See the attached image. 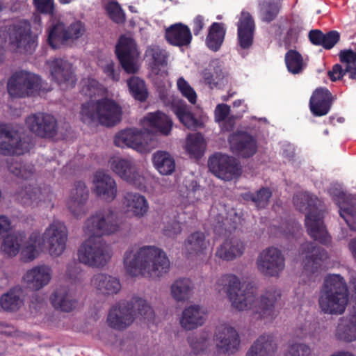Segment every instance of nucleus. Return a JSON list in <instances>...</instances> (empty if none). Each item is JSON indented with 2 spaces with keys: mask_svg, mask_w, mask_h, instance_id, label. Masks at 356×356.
<instances>
[{
  "mask_svg": "<svg viewBox=\"0 0 356 356\" xmlns=\"http://www.w3.org/2000/svg\"><path fill=\"white\" fill-rule=\"evenodd\" d=\"M224 281L227 284V294L234 307L240 311L251 309L257 319L272 321L275 318V304L281 297L279 291H267L257 300L253 286L248 284L243 289L237 276L224 275Z\"/></svg>",
  "mask_w": 356,
  "mask_h": 356,
  "instance_id": "nucleus-1",
  "label": "nucleus"
},
{
  "mask_svg": "<svg viewBox=\"0 0 356 356\" xmlns=\"http://www.w3.org/2000/svg\"><path fill=\"white\" fill-rule=\"evenodd\" d=\"M123 262L131 276L160 277L170 268V261L165 252L152 245L129 248L124 253Z\"/></svg>",
  "mask_w": 356,
  "mask_h": 356,
  "instance_id": "nucleus-2",
  "label": "nucleus"
},
{
  "mask_svg": "<svg viewBox=\"0 0 356 356\" xmlns=\"http://www.w3.org/2000/svg\"><path fill=\"white\" fill-rule=\"evenodd\" d=\"M295 207L300 212H307L305 224L309 236L318 243L327 245L330 242L325 225L323 211L319 208L320 200L309 193H299L293 197Z\"/></svg>",
  "mask_w": 356,
  "mask_h": 356,
  "instance_id": "nucleus-3",
  "label": "nucleus"
},
{
  "mask_svg": "<svg viewBox=\"0 0 356 356\" xmlns=\"http://www.w3.org/2000/svg\"><path fill=\"white\" fill-rule=\"evenodd\" d=\"M348 302L346 282L339 275H329L325 280L319 296V306L325 314H343Z\"/></svg>",
  "mask_w": 356,
  "mask_h": 356,
  "instance_id": "nucleus-4",
  "label": "nucleus"
},
{
  "mask_svg": "<svg viewBox=\"0 0 356 356\" xmlns=\"http://www.w3.org/2000/svg\"><path fill=\"white\" fill-rule=\"evenodd\" d=\"M80 114L84 123L90 124L97 120L102 125L111 127L120 122L122 109L115 101L102 98L83 104Z\"/></svg>",
  "mask_w": 356,
  "mask_h": 356,
  "instance_id": "nucleus-5",
  "label": "nucleus"
},
{
  "mask_svg": "<svg viewBox=\"0 0 356 356\" xmlns=\"http://www.w3.org/2000/svg\"><path fill=\"white\" fill-rule=\"evenodd\" d=\"M77 255L81 263L93 268H103L112 257L106 242L102 238L92 236L81 244Z\"/></svg>",
  "mask_w": 356,
  "mask_h": 356,
  "instance_id": "nucleus-6",
  "label": "nucleus"
},
{
  "mask_svg": "<svg viewBox=\"0 0 356 356\" xmlns=\"http://www.w3.org/2000/svg\"><path fill=\"white\" fill-rule=\"evenodd\" d=\"M42 82L40 76L26 70H19L8 79L7 90L13 97H33L42 90Z\"/></svg>",
  "mask_w": 356,
  "mask_h": 356,
  "instance_id": "nucleus-7",
  "label": "nucleus"
},
{
  "mask_svg": "<svg viewBox=\"0 0 356 356\" xmlns=\"http://www.w3.org/2000/svg\"><path fill=\"white\" fill-rule=\"evenodd\" d=\"M117 216L111 208L96 211L85 222V232L95 238L108 236L119 230Z\"/></svg>",
  "mask_w": 356,
  "mask_h": 356,
  "instance_id": "nucleus-8",
  "label": "nucleus"
},
{
  "mask_svg": "<svg viewBox=\"0 0 356 356\" xmlns=\"http://www.w3.org/2000/svg\"><path fill=\"white\" fill-rule=\"evenodd\" d=\"M85 31V25L81 21H76L67 28L64 24L57 22L48 29V44L54 49H58L67 40L81 38Z\"/></svg>",
  "mask_w": 356,
  "mask_h": 356,
  "instance_id": "nucleus-9",
  "label": "nucleus"
},
{
  "mask_svg": "<svg viewBox=\"0 0 356 356\" xmlns=\"http://www.w3.org/2000/svg\"><path fill=\"white\" fill-rule=\"evenodd\" d=\"M67 240L66 226L60 221L54 220L45 229L41 243L47 244L49 254L51 256L58 257L65 250Z\"/></svg>",
  "mask_w": 356,
  "mask_h": 356,
  "instance_id": "nucleus-10",
  "label": "nucleus"
},
{
  "mask_svg": "<svg viewBox=\"0 0 356 356\" xmlns=\"http://www.w3.org/2000/svg\"><path fill=\"white\" fill-rule=\"evenodd\" d=\"M25 122L30 131L40 138H51L57 134V121L50 114L37 113L28 116Z\"/></svg>",
  "mask_w": 356,
  "mask_h": 356,
  "instance_id": "nucleus-11",
  "label": "nucleus"
},
{
  "mask_svg": "<svg viewBox=\"0 0 356 356\" xmlns=\"http://www.w3.org/2000/svg\"><path fill=\"white\" fill-rule=\"evenodd\" d=\"M228 143L230 151L243 159L252 157L258 149L256 138L244 131H236L230 134Z\"/></svg>",
  "mask_w": 356,
  "mask_h": 356,
  "instance_id": "nucleus-12",
  "label": "nucleus"
},
{
  "mask_svg": "<svg viewBox=\"0 0 356 356\" xmlns=\"http://www.w3.org/2000/svg\"><path fill=\"white\" fill-rule=\"evenodd\" d=\"M52 79L63 89L74 88L76 77L72 65L67 60L56 58L47 62Z\"/></svg>",
  "mask_w": 356,
  "mask_h": 356,
  "instance_id": "nucleus-13",
  "label": "nucleus"
},
{
  "mask_svg": "<svg viewBox=\"0 0 356 356\" xmlns=\"http://www.w3.org/2000/svg\"><path fill=\"white\" fill-rule=\"evenodd\" d=\"M284 258L280 250L270 247L264 250L257 259V268L264 275L277 276L284 268Z\"/></svg>",
  "mask_w": 356,
  "mask_h": 356,
  "instance_id": "nucleus-14",
  "label": "nucleus"
},
{
  "mask_svg": "<svg viewBox=\"0 0 356 356\" xmlns=\"http://www.w3.org/2000/svg\"><path fill=\"white\" fill-rule=\"evenodd\" d=\"M88 197L89 191L86 184L82 181H76L66 202L68 210L74 218H81L87 213Z\"/></svg>",
  "mask_w": 356,
  "mask_h": 356,
  "instance_id": "nucleus-15",
  "label": "nucleus"
},
{
  "mask_svg": "<svg viewBox=\"0 0 356 356\" xmlns=\"http://www.w3.org/2000/svg\"><path fill=\"white\" fill-rule=\"evenodd\" d=\"M28 150V144L16 131L7 124H0V154L21 155Z\"/></svg>",
  "mask_w": 356,
  "mask_h": 356,
  "instance_id": "nucleus-16",
  "label": "nucleus"
},
{
  "mask_svg": "<svg viewBox=\"0 0 356 356\" xmlns=\"http://www.w3.org/2000/svg\"><path fill=\"white\" fill-rule=\"evenodd\" d=\"M115 54L124 70L129 74L137 72L135 60L138 56L136 44L129 37L121 36L115 47Z\"/></svg>",
  "mask_w": 356,
  "mask_h": 356,
  "instance_id": "nucleus-17",
  "label": "nucleus"
},
{
  "mask_svg": "<svg viewBox=\"0 0 356 356\" xmlns=\"http://www.w3.org/2000/svg\"><path fill=\"white\" fill-rule=\"evenodd\" d=\"M10 44L17 48H31L35 41L32 37L31 24L26 19L13 22L6 27Z\"/></svg>",
  "mask_w": 356,
  "mask_h": 356,
  "instance_id": "nucleus-18",
  "label": "nucleus"
},
{
  "mask_svg": "<svg viewBox=\"0 0 356 356\" xmlns=\"http://www.w3.org/2000/svg\"><path fill=\"white\" fill-rule=\"evenodd\" d=\"M300 250L302 254L305 255L304 272L311 275L318 273L321 269L323 262L327 258L326 250L313 242L302 243Z\"/></svg>",
  "mask_w": 356,
  "mask_h": 356,
  "instance_id": "nucleus-19",
  "label": "nucleus"
},
{
  "mask_svg": "<svg viewBox=\"0 0 356 356\" xmlns=\"http://www.w3.org/2000/svg\"><path fill=\"white\" fill-rule=\"evenodd\" d=\"M338 56L340 62L346 65L345 68L338 63L334 65L327 72L330 79L333 82L341 80L348 73L350 79L356 80V52L352 49H346L341 50Z\"/></svg>",
  "mask_w": 356,
  "mask_h": 356,
  "instance_id": "nucleus-20",
  "label": "nucleus"
},
{
  "mask_svg": "<svg viewBox=\"0 0 356 356\" xmlns=\"http://www.w3.org/2000/svg\"><path fill=\"white\" fill-rule=\"evenodd\" d=\"M134 311L129 301L122 300L110 309L107 322L108 325L115 330H122L129 327L134 321Z\"/></svg>",
  "mask_w": 356,
  "mask_h": 356,
  "instance_id": "nucleus-21",
  "label": "nucleus"
},
{
  "mask_svg": "<svg viewBox=\"0 0 356 356\" xmlns=\"http://www.w3.org/2000/svg\"><path fill=\"white\" fill-rule=\"evenodd\" d=\"M111 167L116 175L136 188H141L144 186L145 178L139 174L132 161L124 159H114Z\"/></svg>",
  "mask_w": 356,
  "mask_h": 356,
  "instance_id": "nucleus-22",
  "label": "nucleus"
},
{
  "mask_svg": "<svg viewBox=\"0 0 356 356\" xmlns=\"http://www.w3.org/2000/svg\"><path fill=\"white\" fill-rule=\"evenodd\" d=\"M95 191L98 197L108 202L113 201L117 196V184L113 178L102 171L94 176Z\"/></svg>",
  "mask_w": 356,
  "mask_h": 356,
  "instance_id": "nucleus-23",
  "label": "nucleus"
},
{
  "mask_svg": "<svg viewBox=\"0 0 356 356\" xmlns=\"http://www.w3.org/2000/svg\"><path fill=\"white\" fill-rule=\"evenodd\" d=\"M333 102L332 93L328 89H316L309 99V108L314 116H324L330 111Z\"/></svg>",
  "mask_w": 356,
  "mask_h": 356,
  "instance_id": "nucleus-24",
  "label": "nucleus"
},
{
  "mask_svg": "<svg viewBox=\"0 0 356 356\" xmlns=\"http://www.w3.org/2000/svg\"><path fill=\"white\" fill-rule=\"evenodd\" d=\"M51 279V269L46 265H40L29 270L23 277L27 286L38 291L47 285Z\"/></svg>",
  "mask_w": 356,
  "mask_h": 356,
  "instance_id": "nucleus-25",
  "label": "nucleus"
},
{
  "mask_svg": "<svg viewBox=\"0 0 356 356\" xmlns=\"http://www.w3.org/2000/svg\"><path fill=\"white\" fill-rule=\"evenodd\" d=\"M238 42L239 46L243 49H249L252 43L255 24L252 15L246 11H243L238 22Z\"/></svg>",
  "mask_w": 356,
  "mask_h": 356,
  "instance_id": "nucleus-26",
  "label": "nucleus"
},
{
  "mask_svg": "<svg viewBox=\"0 0 356 356\" xmlns=\"http://www.w3.org/2000/svg\"><path fill=\"white\" fill-rule=\"evenodd\" d=\"M165 38L168 43L176 47L188 46L192 41L190 29L181 23H177L167 28Z\"/></svg>",
  "mask_w": 356,
  "mask_h": 356,
  "instance_id": "nucleus-27",
  "label": "nucleus"
},
{
  "mask_svg": "<svg viewBox=\"0 0 356 356\" xmlns=\"http://www.w3.org/2000/svg\"><path fill=\"white\" fill-rule=\"evenodd\" d=\"M143 122L151 131L165 136L170 133L172 127V120L161 111L147 113L143 118Z\"/></svg>",
  "mask_w": 356,
  "mask_h": 356,
  "instance_id": "nucleus-28",
  "label": "nucleus"
},
{
  "mask_svg": "<svg viewBox=\"0 0 356 356\" xmlns=\"http://www.w3.org/2000/svg\"><path fill=\"white\" fill-rule=\"evenodd\" d=\"M206 321V312L199 305H191L185 308L180 318L181 327L192 330L202 326Z\"/></svg>",
  "mask_w": 356,
  "mask_h": 356,
  "instance_id": "nucleus-29",
  "label": "nucleus"
},
{
  "mask_svg": "<svg viewBox=\"0 0 356 356\" xmlns=\"http://www.w3.org/2000/svg\"><path fill=\"white\" fill-rule=\"evenodd\" d=\"M91 284L99 293L104 295L117 294L121 289L119 279L102 273L93 275Z\"/></svg>",
  "mask_w": 356,
  "mask_h": 356,
  "instance_id": "nucleus-30",
  "label": "nucleus"
},
{
  "mask_svg": "<svg viewBox=\"0 0 356 356\" xmlns=\"http://www.w3.org/2000/svg\"><path fill=\"white\" fill-rule=\"evenodd\" d=\"M51 303L54 308L64 312L74 310L78 304L77 299L66 288L57 289L51 296Z\"/></svg>",
  "mask_w": 356,
  "mask_h": 356,
  "instance_id": "nucleus-31",
  "label": "nucleus"
},
{
  "mask_svg": "<svg viewBox=\"0 0 356 356\" xmlns=\"http://www.w3.org/2000/svg\"><path fill=\"white\" fill-rule=\"evenodd\" d=\"M122 203L129 212L138 218L143 217L149 209L146 198L138 193L127 192L124 195Z\"/></svg>",
  "mask_w": 356,
  "mask_h": 356,
  "instance_id": "nucleus-32",
  "label": "nucleus"
},
{
  "mask_svg": "<svg viewBox=\"0 0 356 356\" xmlns=\"http://www.w3.org/2000/svg\"><path fill=\"white\" fill-rule=\"evenodd\" d=\"M277 348L272 334H262L251 346L246 356H271Z\"/></svg>",
  "mask_w": 356,
  "mask_h": 356,
  "instance_id": "nucleus-33",
  "label": "nucleus"
},
{
  "mask_svg": "<svg viewBox=\"0 0 356 356\" xmlns=\"http://www.w3.org/2000/svg\"><path fill=\"white\" fill-rule=\"evenodd\" d=\"M143 136L136 129H127L117 133L114 138V143L117 147H125L139 149L143 147Z\"/></svg>",
  "mask_w": 356,
  "mask_h": 356,
  "instance_id": "nucleus-34",
  "label": "nucleus"
},
{
  "mask_svg": "<svg viewBox=\"0 0 356 356\" xmlns=\"http://www.w3.org/2000/svg\"><path fill=\"white\" fill-rule=\"evenodd\" d=\"M172 110L179 121L188 129L195 130L201 127L202 123L195 118L186 102L183 101L173 102Z\"/></svg>",
  "mask_w": 356,
  "mask_h": 356,
  "instance_id": "nucleus-35",
  "label": "nucleus"
},
{
  "mask_svg": "<svg viewBox=\"0 0 356 356\" xmlns=\"http://www.w3.org/2000/svg\"><path fill=\"white\" fill-rule=\"evenodd\" d=\"M222 73L221 61L219 59L213 60L209 67L202 72L205 83L211 89L219 88L222 80Z\"/></svg>",
  "mask_w": 356,
  "mask_h": 356,
  "instance_id": "nucleus-36",
  "label": "nucleus"
},
{
  "mask_svg": "<svg viewBox=\"0 0 356 356\" xmlns=\"http://www.w3.org/2000/svg\"><path fill=\"white\" fill-rule=\"evenodd\" d=\"M152 162L160 174L169 175L175 170L174 158L167 152L157 151L152 156Z\"/></svg>",
  "mask_w": 356,
  "mask_h": 356,
  "instance_id": "nucleus-37",
  "label": "nucleus"
},
{
  "mask_svg": "<svg viewBox=\"0 0 356 356\" xmlns=\"http://www.w3.org/2000/svg\"><path fill=\"white\" fill-rule=\"evenodd\" d=\"M6 163L11 174L24 179L31 178L35 172L33 165L24 163L19 158H9L6 160Z\"/></svg>",
  "mask_w": 356,
  "mask_h": 356,
  "instance_id": "nucleus-38",
  "label": "nucleus"
},
{
  "mask_svg": "<svg viewBox=\"0 0 356 356\" xmlns=\"http://www.w3.org/2000/svg\"><path fill=\"white\" fill-rule=\"evenodd\" d=\"M22 289L14 287L6 293L1 296L0 305L2 309L6 312L17 311L23 305V300L21 298Z\"/></svg>",
  "mask_w": 356,
  "mask_h": 356,
  "instance_id": "nucleus-39",
  "label": "nucleus"
},
{
  "mask_svg": "<svg viewBox=\"0 0 356 356\" xmlns=\"http://www.w3.org/2000/svg\"><path fill=\"white\" fill-rule=\"evenodd\" d=\"M17 199L24 206L34 207L44 200L40 188L31 185L16 193Z\"/></svg>",
  "mask_w": 356,
  "mask_h": 356,
  "instance_id": "nucleus-40",
  "label": "nucleus"
},
{
  "mask_svg": "<svg viewBox=\"0 0 356 356\" xmlns=\"http://www.w3.org/2000/svg\"><path fill=\"white\" fill-rule=\"evenodd\" d=\"M206 148L205 140L200 133L191 134L186 138V150L191 157L200 159Z\"/></svg>",
  "mask_w": 356,
  "mask_h": 356,
  "instance_id": "nucleus-41",
  "label": "nucleus"
},
{
  "mask_svg": "<svg viewBox=\"0 0 356 356\" xmlns=\"http://www.w3.org/2000/svg\"><path fill=\"white\" fill-rule=\"evenodd\" d=\"M222 44V25L221 23L213 22L209 28L206 44L210 50L216 52L220 49Z\"/></svg>",
  "mask_w": 356,
  "mask_h": 356,
  "instance_id": "nucleus-42",
  "label": "nucleus"
},
{
  "mask_svg": "<svg viewBox=\"0 0 356 356\" xmlns=\"http://www.w3.org/2000/svg\"><path fill=\"white\" fill-rule=\"evenodd\" d=\"M284 61L288 71L293 74H300L306 67L300 53L294 49L286 53Z\"/></svg>",
  "mask_w": 356,
  "mask_h": 356,
  "instance_id": "nucleus-43",
  "label": "nucleus"
},
{
  "mask_svg": "<svg viewBox=\"0 0 356 356\" xmlns=\"http://www.w3.org/2000/svg\"><path fill=\"white\" fill-rule=\"evenodd\" d=\"M127 86L131 96L140 102H145L148 91L144 80L138 76H131L127 81Z\"/></svg>",
  "mask_w": 356,
  "mask_h": 356,
  "instance_id": "nucleus-44",
  "label": "nucleus"
},
{
  "mask_svg": "<svg viewBox=\"0 0 356 356\" xmlns=\"http://www.w3.org/2000/svg\"><path fill=\"white\" fill-rule=\"evenodd\" d=\"M191 289V281L187 278H181L172 284L171 293L177 301H184L189 298Z\"/></svg>",
  "mask_w": 356,
  "mask_h": 356,
  "instance_id": "nucleus-45",
  "label": "nucleus"
},
{
  "mask_svg": "<svg viewBox=\"0 0 356 356\" xmlns=\"http://www.w3.org/2000/svg\"><path fill=\"white\" fill-rule=\"evenodd\" d=\"M241 173L242 167L239 160L224 154V181L237 179Z\"/></svg>",
  "mask_w": 356,
  "mask_h": 356,
  "instance_id": "nucleus-46",
  "label": "nucleus"
},
{
  "mask_svg": "<svg viewBox=\"0 0 356 356\" xmlns=\"http://www.w3.org/2000/svg\"><path fill=\"white\" fill-rule=\"evenodd\" d=\"M186 248L189 254L200 255L202 254L207 248L204 234L200 232L191 234L187 239Z\"/></svg>",
  "mask_w": 356,
  "mask_h": 356,
  "instance_id": "nucleus-47",
  "label": "nucleus"
},
{
  "mask_svg": "<svg viewBox=\"0 0 356 356\" xmlns=\"http://www.w3.org/2000/svg\"><path fill=\"white\" fill-rule=\"evenodd\" d=\"M41 236L40 233L34 232L31 234L29 241L21 252L22 259L25 262L33 261L37 254V245H40Z\"/></svg>",
  "mask_w": 356,
  "mask_h": 356,
  "instance_id": "nucleus-48",
  "label": "nucleus"
},
{
  "mask_svg": "<svg viewBox=\"0 0 356 356\" xmlns=\"http://www.w3.org/2000/svg\"><path fill=\"white\" fill-rule=\"evenodd\" d=\"M238 332L232 327L224 325V354H233L237 352L240 346Z\"/></svg>",
  "mask_w": 356,
  "mask_h": 356,
  "instance_id": "nucleus-49",
  "label": "nucleus"
},
{
  "mask_svg": "<svg viewBox=\"0 0 356 356\" xmlns=\"http://www.w3.org/2000/svg\"><path fill=\"white\" fill-rule=\"evenodd\" d=\"M22 238L20 234H7L1 244L2 252L9 257L17 255L21 248Z\"/></svg>",
  "mask_w": 356,
  "mask_h": 356,
  "instance_id": "nucleus-50",
  "label": "nucleus"
},
{
  "mask_svg": "<svg viewBox=\"0 0 356 356\" xmlns=\"http://www.w3.org/2000/svg\"><path fill=\"white\" fill-rule=\"evenodd\" d=\"M129 304L131 305L132 311H134V316L138 314L145 320H152L154 316V313L151 307L146 300L138 297H134Z\"/></svg>",
  "mask_w": 356,
  "mask_h": 356,
  "instance_id": "nucleus-51",
  "label": "nucleus"
},
{
  "mask_svg": "<svg viewBox=\"0 0 356 356\" xmlns=\"http://www.w3.org/2000/svg\"><path fill=\"white\" fill-rule=\"evenodd\" d=\"M147 56L151 57L150 66L152 70L158 74L161 67L167 65V58L162 49L157 47H149L146 51Z\"/></svg>",
  "mask_w": 356,
  "mask_h": 356,
  "instance_id": "nucleus-52",
  "label": "nucleus"
},
{
  "mask_svg": "<svg viewBox=\"0 0 356 356\" xmlns=\"http://www.w3.org/2000/svg\"><path fill=\"white\" fill-rule=\"evenodd\" d=\"M280 10V5L275 1H264L260 4V15L261 19L266 22L273 21Z\"/></svg>",
  "mask_w": 356,
  "mask_h": 356,
  "instance_id": "nucleus-53",
  "label": "nucleus"
},
{
  "mask_svg": "<svg viewBox=\"0 0 356 356\" xmlns=\"http://www.w3.org/2000/svg\"><path fill=\"white\" fill-rule=\"evenodd\" d=\"M244 249V245L241 241L232 238L229 244L226 246L224 245V260L230 261L241 257Z\"/></svg>",
  "mask_w": 356,
  "mask_h": 356,
  "instance_id": "nucleus-54",
  "label": "nucleus"
},
{
  "mask_svg": "<svg viewBox=\"0 0 356 356\" xmlns=\"http://www.w3.org/2000/svg\"><path fill=\"white\" fill-rule=\"evenodd\" d=\"M105 10L113 22L117 24H123L125 22V13L118 2L115 1L108 2L105 6Z\"/></svg>",
  "mask_w": 356,
  "mask_h": 356,
  "instance_id": "nucleus-55",
  "label": "nucleus"
},
{
  "mask_svg": "<svg viewBox=\"0 0 356 356\" xmlns=\"http://www.w3.org/2000/svg\"><path fill=\"white\" fill-rule=\"evenodd\" d=\"M340 216L343 218L347 225L351 230L356 231V204H352L348 207H341L339 210Z\"/></svg>",
  "mask_w": 356,
  "mask_h": 356,
  "instance_id": "nucleus-56",
  "label": "nucleus"
},
{
  "mask_svg": "<svg viewBox=\"0 0 356 356\" xmlns=\"http://www.w3.org/2000/svg\"><path fill=\"white\" fill-rule=\"evenodd\" d=\"M208 167L211 172L222 179V153L218 152L211 156L208 161Z\"/></svg>",
  "mask_w": 356,
  "mask_h": 356,
  "instance_id": "nucleus-57",
  "label": "nucleus"
},
{
  "mask_svg": "<svg viewBox=\"0 0 356 356\" xmlns=\"http://www.w3.org/2000/svg\"><path fill=\"white\" fill-rule=\"evenodd\" d=\"M177 88L181 95L186 97L191 104H195L196 103L197 94L195 91L183 77H180L177 80Z\"/></svg>",
  "mask_w": 356,
  "mask_h": 356,
  "instance_id": "nucleus-58",
  "label": "nucleus"
},
{
  "mask_svg": "<svg viewBox=\"0 0 356 356\" xmlns=\"http://www.w3.org/2000/svg\"><path fill=\"white\" fill-rule=\"evenodd\" d=\"M272 191L268 187H261L255 193V207L258 209H265L269 204Z\"/></svg>",
  "mask_w": 356,
  "mask_h": 356,
  "instance_id": "nucleus-59",
  "label": "nucleus"
},
{
  "mask_svg": "<svg viewBox=\"0 0 356 356\" xmlns=\"http://www.w3.org/2000/svg\"><path fill=\"white\" fill-rule=\"evenodd\" d=\"M311 350L309 346L290 341L285 356H308Z\"/></svg>",
  "mask_w": 356,
  "mask_h": 356,
  "instance_id": "nucleus-60",
  "label": "nucleus"
},
{
  "mask_svg": "<svg viewBox=\"0 0 356 356\" xmlns=\"http://www.w3.org/2000/svg\"><path fill=\"white\" fill-rule=\"evenodd\" d=\"M340 37L337 31H330L324 33L323 47L327 50L332 49L340 40Z\"/></svg>",
  "mask_w": 356,
  "mask_h": 356,
  "instance_id": "nucleus-61",
  "label": "nucleus"
},
{
  "mask_svg": "<svg viewBox=\"0 0 356 356\" xmlns=\"http://www.w3.org/2000/svg\"><path fill=\"white\" fill-rule=\"evenodd\" d=\"M33 3L39 13L49 15L54 13V0H33Z\"/></svg>",
  "mask_w": 356,
  "mask_h": 356,
  "instance_id": "nucleus-62",
  "label": "nucleus"
},
{
  "mask_svg": "<svg viewBox=\"0 0 356 356\" xmlns=\"http://www.w3.org/2000/svg\"><path fill=\"white\" fill-rule=\"evenodd\" d=\"M187 340L195 354L204 350L206 347L207 337L205 336L197 337V336L192 335L189 336Z\"/></svg>",
  "mask_w": 356,
  "mask_h": 356,
  "instance_id": "nucleus-63",
  "label": "nucleus"
},
{
  "mask_svg": "<svg viewBox=\"0 0 356 356\" xmlns=\"http://www.w3.org/2000/svg\"><path fill=\"white\" fill-rule=\"evenodd\" d=\"M101 84L95 79L88 78L86 83L83 86L82 91L85 95L92 97L100 90Z\"/></svg>",
  "mask_w": 356,
  "mask_h": 356,
  "instance_id": "nucleus-64",
  "label": "nucleus"
}]
</instances>
